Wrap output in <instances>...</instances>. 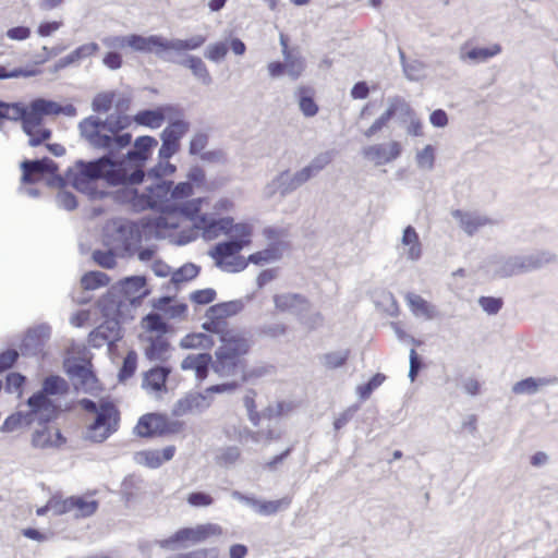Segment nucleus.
Segmentation results:
<instances>
[{"label": "nucleus", "mask_w": 558, "mask_h": 558, "mask_svg": "<svg viewBox=\"0 0 558 558\" xmlns=\"http://www.w3.org/2000/svg\"><path fill=\"white\" fill-rule=\"evenodd\" d=\"M112 108L114 112L107 114L105 119L89 116L82 120L78 124L80 133L92 146L108 150L113 172L120 177L119 186L140 185L146 175L143 168L148 160L147 156H143L134 147L126 154H120L131 144L132 135L128 132L116 135V132L131 125V117L122 113L121 107H93L97 113H108Z\"/></svg>", "instance_id": "nucleus-1"}, {"label": "nucleus", "mask_w": 558, "mask_h": 558, "mask_svg": "<svg viewBox=\"0 0 558 558\" xmlns=\"http://www.w3.org/2000/svg\"><path fill=\"white\" fill-rule=\"evenodd\" d=\"M207 37L205 35H194L186 39H167L160 35L143 36L140 34H131L128 36H114L105 40V44L109 47H130L137 52H155L159 58L162 59L165 53H170L172 50L177 54L183 51L196 50L206 43Z\"/></svg>", "instance_id": "nucleus-2"}, {"label": "nucleus", "mask_w": 558, "mask_h": 558, "mask_svg": "<svg viewBox=\"0 0 558 558\" xmlns=\"http://www.w3.org/2000/svg\"><path fill=\"white\" fill-rule=\"evenodd\" d=\"M147 279L145 276H130L111 286L108 291L98 300V307L104 312L113 314L120 311L132 313L141 306L143 300L150 291L146 289Z\"/></svg>", "instance_id": "nucleus-3"}, {"label": "nucleus", "mask_w": 558, "mask_h": 558, "mask_svg": "<svg viewBox=\"0 0 558 558\" xmlns=\"http://www.w3.org/2000/svg\"><path fill=\"white\" fill-rule=\"evenodd\" d=\"M78 405L86 412L95 414L94 421L87 426L85 438L93 442H102L119 428L120 412L111 401L98 404L89 398L78 400Z\"/></svg>", "instance_id": "nucleus-4"}, {"label": "nucleus", "mask_w": 558, "mask_h": 558, "mask_svg": "<svg viewBox=\"0 0 558 558\" xmlns=\"http://www.w3.org/2000/svg\"><path fill=\"white\" fill-rule=\"evenodd\" d=\"M75 169L74 171L73 168H69L65 171V177L74 189H87V184L96 183L98 180L105 181L109 186H119L120 177L113 172L108 150L104 156L89 161L77 160Z\"/></svg>", "instance_id": "nucleus-5"}, {"label": "nucleus", "mask_w": 558, "mask_h": 558, "mask_svg": "<svg viewBox=\"0 0 558 558\" xmlns=\"http://www.w3.org/2000/svg\"><path fill=\"white\" fill-rule=\"evenodd\" d=\"M99 311L105 320L90 331L88 336V343L93 348H101L105 343L112 345L123 338L121 324L133 319L132 313L126 311L116 312L109 314L104 312L101 307Z\"/></svg>", "instance_id": "nucleus-6"}, {"label": "nucleus", "mask_w": 558, "mask_h": 558, "mask_svg": "<svg viewBox=\"0 0 558 558\" xmlns=\"http://www.w3.org/2000/svg\"><path fill=\"white\" fill-rule=\"evenodd\" d=\"M113 231L110 240L121 256H133L145 238L141 227V220L120 219L113 222Z\"/></svg>", "instance_id": "nucleus-7"}, {"label": "nucleus", "mask_w": 558, "mask_h": 558, "mask_svg": "<svg viewBox=\"0 0 558 558\" xmlns=\"http://www.w3.org/2000/svg\"><path fill=\"white\" fill-rule=\"evenodd\" d=\"M222 527L216 523L198 524L195 527H182L166 539L156 542L161 548L171 549L181 542L202 543L210 536H220Z\"/></svg>", "instance_id": "nucleus-8"}, {"label": "nucleus", "mask_w": 558, "mask_h": 558, "mask_svg": "<svg viewBox=\"0 0 558 558\" xmlns=\"http://www.w3.org/2000/svg\"><path fill=\"white\" fill-rule=\"evenodd\" d=\"M12 109L21 110L19 117L26 135H32L43 123L46 116L64 114L73 117L76 113V107H12Z\"/></svg>", "instance_id": "nucleus-9"}, {"label": "nucleus", "mask_w": 558, "mask_h": 558, "mask_svg": "<svg viewBox=\"0 0 558 558\" xmlns=\"http://www.w3.org/2000/svg\"><path fill=\"white\" fill-rule=\"evenodd\" d=\"M190 123L177 119L169 123L160 134L161 146L158 151V157L161 160H169L180 149V141L187 133Z\"/></svg>", "instance_id": "nucleus-10"}, {"label": "nucleus", "mask_w": 558, "mask_h": 558, "mask_svg": "<svg viewBox=\"0 0 558 558\" xmlns=\"http://www.w3.org/2000/svg\"><path fill=\"white\" fill-rule=\"evenodd\" d=\"M231 497L241 504L252 508L257 514L274 515L281 510H286L291 505L290 497H283L277 500H259L254 496L245 495L239 490H233Z\"/></svg>", "instance_id": "nucleus-11"}, {"label": "nucleus", "mask_w": 558, "mask_h": 558, "mask_svg": "<svg viewBox=\"0 0 558 558\" xmlns=\"http://www.w3.org/2000/svg\"><path fill=\"white\" fill-rule=\"evenodd\" d=\"M26 403L31 409L32 416L39 425H47L56 421L62 412L59 403L52 399H44L39 395L31 396Z\"/></svg>", "instance_id": "nucleus-12"}, {"label": "nucleus", "mask_w": 558, "mask_h": 558, "mask_svg": "<svg viewBox=\"0 0 558 558\" xmlns=\"http://www.w3.org/2000/svg\"><path fill=\"white\" fill-rule=\"evenodd\" d=\"M51 328L47 324H41L28 328L20 345L21 354L24 356H35L39 354L50 338Z\"/></svg>", "instance_id": "nucleus-13"}, {"label": "nucleus", "mask_w": 558, "mask_h": 558, "mask_svg": "<svg viewBox=\"0 0 558 558\" xmlns=\"http://www.w3.org/2000/svg\"><path fill=\"white\" fill-rule=\"evenodd\" d=\"M211 402L213 398L205 391H192L186 393L183 398L179 399L174 403L172 414L178 417L187 413L201 414L211 405Z\"/></svg>", "instance_id": "nucleus-14"}, {"label": "nucleus", "mask_w": 558, "mask_h": 558, "mask_svg": "<svg viewBox=\"0 0 558 558\" xmlns=\"http://www.w3.org/2000/svg\"><path fill=\"white\" fill-rule=\"evenodd\" d=\"M162 60L190 69L194 77L205 86H209L213 83L207 65L197 56L185 54L183 58L178 59L171 53H165Z\"/></svg>", "instance_id": "nucleus-15"}, {"label": "nucleus", "mask_w": 558, "mask_h": 558, "mask_svg": "<svg viewBox=\"0 0 558 558\" xmlns=\"http://www.w3.org/2000/svg\"><path fill=\"white\" fill-rule=\"evenodd\" d=\"M402 148L399 142L392 141L389 144H375L362 149L364 158L373 161L376 166H383L397 159Z\"/></svg>", "instance_id": "nucleus-16"}, {"label": "nucleus", "mask_w": 558, "mask_h": 558, "mask_svg": "<svg viewBox=\"0 0 558 558\" xmlns=\"http://www.w3.org/2000/svg\"><path fill=\"white\" fill-rule=\"evenodd\" d=\"M21 181L26 184H34L38 181L36 174H49L59 170L58 165L49 157L37 159H25L21 162Z\"/></svg>", "instance_id": "nucleus-17"}, {"label": "nucleus", "mask_w": 558, "mask_h": 558, "mask_svg": "<svg viewBox=\"0 0 558 558\" xmlns=\"http://www.w3.org/2000/svg\"><path fill=\"white\" fill-rule=\"evenodd\" d=\"M495 278H509L524 274L522 255L493 256L489 259Z\"/></svg>", "instance_id": "nucleus-18"}, {"label": "nucleus", "mask_w": 558, "mask_h": 558, "mask_svg": "<svg viewBox=\"0 0 558 558\" xmlns=\"http://www.w3.org/2000/svg\"><path fill=\"white\" fill-rule=\"evenodd\" d=\"M172 369L167 365H155L143 374L142 388L155 393L167 392V381Z\"/></svg>", "instance_id": "nucleus-19"}, {"label": "nucleus", "mask_w": 558, "mask_h": 558, "mask_svg": "<svg viewBox=\"0 0 558 558\" xmlns=\"http://www.w3.org/2000/svg\"><path fill=\"white\" fill-rule=\"evenodd\" d=\"M274 303L278 311L290 312L296 319H299V313H307L311 310V302L300 293L276 294Z\"/></svg>", "instance_id": "nucleus-20"}, {"label": "nucleus", "mask_w": 558, "mask_h": 558, "mask_svg": "<svg viewBox=\"0 0 558 558\" xmlns=\"http://www.w3.org/2000/svg\"><path fill=\"white\" fill-rule=\"evenodd\" d=\"M245 246H247L246 240L230 238L217 243L208 254L215 259L217 267L223 268L225 259L238 255Z\"/></svg>", "instance_id": "nucleus-21"}, {"label": "nucleus", "mask_w": 558, "mask_h": 558, "mask_svg": "<svg viewBox=\"0 0 558 558\" xmlns=\"http://www.w3.org/2000/svg\"><path fill=\"white\" fill-rule=\"evenodd\" d=\"M213 366V356L208 352L189 354L181 362L182 371H193L195 378L203 381L207 378Z\"/></svg>", "instance_id": "nucleus-22"}, {"label": "nucleus", "mask_w": 558, "mask_h": 558, "mask_svg": "<svg viewBox=\"0 0 558 558\" xmlns=\"http://www.w3.org/2000/svg\"><path fill=\"white\" fill-rule=\"evenodd\" d=\"M294 191H296V187L293 183L290 171L283 170L265 185L263 194L267 199H271L276 194H279L284 198Z\"/></svg>", "instance_id": "nucleus-23"}, {"label": "nucleus", "mask_w": 558, "mask_h": 558, "mask_svg": "<svg viewBox=\"0 0 558 558\" xmlns=\"http://www.w3.org/2000/svg\"><path fill=\"white\" fill-rule=\"evenodd\" d=\"M215 360H213L211 369L219 377H233L240 375L242 377V372L245 371V365L242 360H236L232 356H227L223 353H219L215 351Z\"/></svg>", "instance_id": "nucleus-24"}, {"label": "nucleus", "mask_w": 558, "mask_h": 558, "mask_svg": "<svg viewBox=\"0 0 558 558\" xmlns=\"http://www.w3.org/2000/svg\"><path fill=\"white\" fill-rule=\"evenodd\" d=\"M133 186H121L122 190L118 191L116 198L120 202L130 203L134 210L143 211L146 209L155 210L149 193H140L138 190Z\"/></svg>", "instance_id": "nucleus-25"}, {"label": "nucleus", "mask_w": 558, "mask_h": 558, "mask_svg": "<svg viewBox=\"0 0 558 558\" xmlns=\"http://www.w3.org/2000/svg\"><path fill=\"white\" fill-rule=\"evenodd\" d=\"M251 300L252 295H246L244 299H236L228 302L214 304L207 308L206 317L226 320L227 317H231L241 313L245 307V303Z\"/></svg>", "instance_id": "nucleus-26"}, {"label": "nucleus", "mask_w": 558, "mask_h": 558, "mask_svg": "<svg viewBox=\"0 0 558 558\" xmlns=\"http://www.w3.org/2000/svg\"><path fill=\"white\" fill-rule=\"evenodd\" d=\"M220 341L222 344L216 351L236 360H241V356L245 355L250 349V344L244 337L233 336L231 335V331L222 335Z\"/></svg>", "instance_id": "nucleus-27"}, {"label": "nucleus", "mask_w": 558, "mask_h": 558, "mask_svg": "<svg viewBox=\"0 0 558 558\" xmlns=\"http://www.w3.org/2000/svg\"><path fill=\"white\" fill-rule=\"evenodd\" d=\"M172 181H158L146 187L155 210L169 211V201L171 198Z\"/></svg>", "instance_id": "nucleus-28"}, {"label": "nucleus", "mask_w": 558, "mask_h": 558, "mask_svg": "<svg viewBox=\"0 0 558 558\" xmlns=\"http://www.w3.org/2000/svg\"><path fill=\"white\" fill-rule=\"evenodd\" d=\"M133 99V89L130 86H125L119 90L98 93L90 105H131Z\"/></svg>", "instance_id": "nucleus-29"}, {"label": "nucleus", "mask_w": 558, "mask_h": 558, "mask_svg": "<svg viewBox=\"0 0 558 558\" xmlns=\"http://www.w3.org/2000/svg\"><path fill=\"white\" fill-rule=\"evenodd\" d=\"M64 369L69 377L80 379L82 385H88L90 381H97V378L92 371V365L83 360H65Z\"/></svg>", "instance_id": "nucleus-30"}, {"label": "nucleus", "mask_w": 558, "mask_h": 558, "mask_svg": "<svg viewBox=\"0 0 558 558\" xmlns=\"http://www.w3.org/2000/svg\"><path fill=\"white\" fill-rule=\"evenodd\" d=\"M69 391L68 381L59 375H49L43 380L41 388L32 396H41L44 399H51L52 396H62Z\"/></svg>", "instance_id": "nucleus-31"}, {"label": "nucleus", "mask_w": 558, "mask_h": 558, "mask_svg": "<svg viewBox=\"0 0 558 558\" xmlns=\"http://www.w3.org/2000/svg\"><path fill=\"white\" fill-rule=\"evenodd\" d=\"M452 217L459 220L461 228L469 235H473L481 227L490 222V219L487 217L464 213L460 209L453 210Z\"/></svg>", "instance_id": "nucleus-32"}, {"label": "nucleus", "mask_w": 558, "mask_h": 558, "mask_svg": "<svg viewBox=\"0 0 558 558\" xmlns=\"http://www.w3.org/2000/svg\"><path fill=\"white\" fill-rule=\"evenodd\" d=\"M524 274L538 270L548 264L555 263L557 255L550 251H537L522 255Z\"/></svg>", "instance_id": "nucleus-33"}, {"label": "nucleus", "mask_w": 558, "mask_h": 558, "mask_svg": "<svg viewBox=\"0 0 558 558\" xmlns=\"http://www.w3.org/2000/svg\"><path fill=\"white\" fill-rule=\"evenodd\" d=\"M98 49L99 46L97 43L81 45L65 57L60 58L54 64V70L58 71L64 69L76 61L88 58L93 56Z\"/></svg>", "instance_id": "nucleus-34"}, {"label": "nucleus", "mask_w": 558, "mask_h": 558, "mask_svg": "<svg viewBox=\"0 0 558 558\" xmlns=\"http://www.w3.org/2000/svg\"><path fill=\"white\" fill-rule=\"evenodd\" d=\"M163 109L165 107H157L156 109L141 110L131 118V122L134 121L138 125L158 129L166 119V112Z\"/></svg>", "instance_id": "nucleus-35"}, {"label": "nucleus", "mask_w": 558, "mask_h": 558, "mask_svg": "<svg viewBox=\"0 0 558 558\" xmlns=\"http://www.w3.org/2000/svg\"><path fill=\"white\" fill-rule=\"evenodd\" d=\"M148 345L145 349V356L147 360L154 362L167 361L166 353L170 350V342L160 336L148 337Z\"/></svg>", "instance_id": "nucleus-36"}, {"label": "nucleus", "mask_w": 558, "mask_h": 558, "mask_svg": "<svg viewBox=\"0 0 558 558\" xmlns=\"http://www.w3.org/2000/svg\"><path fill=\"white\" fill-rule=\"evenodd\" d=\"M282 257V248L280 242H270L267 247L262 251L248 255V260L253 265L262 266L271 262H277Z\"/></svg>", "instance_id": "nucleus-37"}, {"label": "nucleus", "mask_w": 558, "mask_h": 558, "mask_svg": "<svg viewBox=\"0 0 558 558\" xmlns=\"http://www.w3.org/2000/svg\"><path fill=\"white\" fill-rule=\"evenodd\" d=\"M287 65V74L293 81H296L306 69V60L302 56L299 47H294V51L283 56Z\"/></svg>", "instance_id": "nucleus-38"}, {"label": "nucleus", "mask_w": 558, "mask_h": 558, "mask_svg": "<svg viewBox=\"0 0 558 558\" xmlns=\"http://www.w3.org/2000/svg\"><path fill=\"white\" fill-rule=\"evenodd\" d=\"M179 345L185 350H210L215 345V340L211 336L204 332H191L180 340Z\"/></svg>", "instance_id": "nucleus-39"}, {"label": "nucleus", "mask_w": 558, "mask_h": 558, "mask_svg": "<svg viewBox=\"0 0 558 558\" xmlns=\"http://www.w3.org/2000/svg\"><path fill=\"white\" fill-rule=\"evenodd\" d=\"M141 227L144 232L145 239L148 240L151 236L161 239V231L173 228L174 226H171L168 222L167 218L159 216L157 218H142Z\"/></svg>", "instance_id": "nucleus-40"}, {"label": "nucleus", "mask_w": 558, "mask_h": 558, "mask_svg": "<svg viewBox=\"0 0 558 558\" xmlns=\"http://www.w3.org/2000/svg\"><path fill=\"white\" fill-rule=\"evenodd\" d=\"M159 424V413H146L142 415L134 427V433L142 438H153L158 436L156 424Z\"/></svg>", "instance_id": "nucleus-41"}, {"label": "nucleus", "mask_w": 558, "mask_h": 558, "mask_svg": "<svg viewBox=\"0 0 558 558\" xmlns=\"http://www.w3.org/2000/svg\"><path fill=\"white\" fill-rule=\"evenodd\" d=\"M35 422V417L32 416L31 410L28 412L17 411L11 415H9L2 425L0 426V430L2 433H11L16 430L20 427L29 426Z\"/></svg>", "instance_id": "nucleus-42"}, {"label": "nucleus", "mask_w": 558, "mask_h": 558, "mask_svg": "<svg viewBox=\"0 0 558 558\" xmlns=\"http://www.w3.org/2000/svg\"><path fill=\"white\" fill-rule=\"evenodd\" d=\"M109 282V276L106 272L99 270L87 271L81 278V286L84 290L87 291L106 287Z\"/></svg>", "instance_id": "nucleus-43"}, {"label": "nucleus", "mask_w": 558, "mask_h": 558, "mask_svg": "<svg viewBox=\"0 0 558 558\" xmlns=\"http://www.w3.org/2000/svg\"><path fill=\"white\" fill-rule=\"evenodd\" d=\"M201 272V267L194 263H185L171 274V283L178 286L195 279Z\"/></svg>", "instance_id": "nucleus-44"}, {"label": "nucleus", "mask_w": 558, "mask_h": 558, "mask_svg": "<svg viewBox=\"0 0 558 558\" xmlns=\"http://www.w3.org/2000/svg\"><path fill=\"white\" fill-rule=\"evenodd\" d=\"M145 328L149 332H156L163 337L170 331V325L157 313L150 312L143 318Z\"/></svg>", "instance_id": "nucleus-45"}, {"label": "nucleus", "mask_w": 558, "mask_h": 558, "mask_svg": "<svg viewBox=\"0 0 558 558\" xmlns=\"http://www.w3.org/2000/svg\"><path fill=\"white\" fill-rule=\"evenodd\" d=\"M500 52L501 46L499 44H494L489 47H473L468 50L466 58L474 61L475 63H481L499 54Z\"/></svg>", "instance_id": "nucleus-46"}, {"label": "nucleus", "mask_w": 558, "mask_h": 558, "mask_svg": "<svg viewBox=\"0 0 558 558\" xmlns=\"http://www.w3.org/2000/svg\"><path fill=\"white\" fill-rule=\"evenodd\" d=\"M98 507L97 500H86L82 496H73V511H75L74 517L76 519L92 517Z\"/></svg>", "instance_id": "nucleus-47"}, {"label": "nucleus", "mask_w": 558, "mask_h": 558, "mask_svg": "<svg viewBox=\"0 0 558 558\" xmlns=\"http://www.w3.org/2000/svg\"><path fill=\"white\" fill-rule=\"evenodd\" d=\"M253 372H242V377L240 379H234L227 383L216 384L207 387L205 392L210 396L213 393H223V392H232L236 390L242 384L246 383L251 376H253Z\"/></svg>", "instance_id": "nucleus-48"}, {"label": "nucleus", "mask_w": 558, "mask_h": 558, "mask_svg": "<svg viewBox=\"0 0 558 558\" xmlns=\"http://www.w3.org/2000/svg\"><path fill=\"white\" fill-rule=\"evenodd\" d=\"M136 367H137V354L135 351L131 350L126 353V355L124 356V359L122 361V365L118 373L119 381L123 383V381L128 380L129 378H131L135 374Z\"/></svg>", "instance_id": "nucleus-49"}, {"label": "nucleus", "mask_w": 558, "mask_h": 558, "mask_svg": "<svg viewBox=\"0 0 558 558\" xmlns=\"http://www.w3.org/2000/svg\"><path fill=\"white\" fill-rule=\"evenodd\" d=\"M350 355L349 350L328 352L320 356L323 365L328 369H336L343 366Z\"/></svg>", "instance_id": "nucleus-50"}, {"label": "nucleus", "mask_w": 558, "mask_h": 558, "mask_svg": "<svg viewBox=\"0 0 558 558\" xmlns=\"http://www.w3.org/2000/svg\"><path fill=\"white\" fill-rule=\"evenodd\" d=\"M136 463L150 469H157L162 464L160 450H143L134 454Z\"/></svg>", "instance_id": "nucleus-51"}, {"label": "nucleus", "mask_w": 558, "mask_h": 558, "mask_svg": "<svg viewBox=\"0 0 558 558\" xmlns=\"http://www.w3.org/2000/svg\"><path fill=\"white\" fill-rule=\"evenodd\" d=\"M184 423L169 420L167 415L159 413V424L155 425L158 436L178 434L183 429Z\"/></svg>", "instance_id": "nucleus-52"}, {"label": "nucleus", "mask_w": 558, "mask_h": 558, "mask_svg": "<svg viewBox=\"0 0 558 558\" xmlns=\"http://www.w3.org/2000/svg\"><path fill=\"white\" fill-rule=\"evenodd\" d=\"M48 507L54 515H62L73 511V496L62 499L61 496L53 495L48 500Z\"/></svg>", "instance_id": "nucleus-53"}, {"label": "nucleus", "mask_w": 558, "mask_h": 558, "mask_svg": "<svg viewBox=\"0 0 558 558\" xmlns=\"http://www.w3.org/2000/svg\"><path fill=\"white\" fill-rule=\"evenodd\" d=\"M41 428L36 429L32 435V446L34 448L47 449L51 448L52 434L47 425H40Z\"/></svg>", "instance_id": "nucleus-54"}, {"label": "nucleus", "mask_w": 558, "mask_h": 558, "mask_svg": "<svg viewBox=\"0 0 558 558\" xmlns=\"http://www.w3.org/2000/svg\"><path fill=\"white\" fill-rule=\"evenodd\" d=\"M93 260L105 269H112L117 265V255L112 250H95L92 253Z\"/></svg>", "instance_id": "nucleus-55"}, {"label": "nucleus", "mask_w": 558, "mask_h": 558, "mask_svg": "<svg viewBox=\"0 0 558 558\" xmlns=\"http://www.w3.org/2000/svg\"><path fill=\"white\" fill-rule=\"evenodd\" d=\"M416 165L420 169L433 170L435 166V149L432 145H426L422 150L416 153Z\"/></svg>", "instance_id": "nucleus-56"}, {"label": "nucleus", "mask_w": 558, "mask_h": 558, "mask_svg": "<svg viewBox=\"0 0 558 558\" xmlns=\"http://www.w3.org/2000/svg\"><path fill=\"white\" fill-rule=\"evenodd\" d=\"M386 379V376L381 373H377L372 376L367 383L360 385L357 387V395L362 400H366L369 398L372 392L378 388Z\"/></svg>", "instance_id": "nucleus-57"}, {"label": "nucleus", "mask_w": 558, "mask_h": 558, "mask_svg": "<svg viewBox=\"0 0 558 558\" xmlns=\"http://www.w3.org/2000/svg\"><path fill=\"white\" fill-rule=\"evenodd\" d=\"M228 46L223 41H217L207 46L204 57L211 62L219 63L228 53Z\"/></svg>", "instance_id": "nucleus-58"}, {"label": "nucleus", "mask_w": 558, "mask_h": 558, "mask_svg": "<svg viewBox=\"0 0 558 558\" xmlns=\"http://www.w3.org/2000/svg\"><path fill=\"white\" fill-rule=\"evenodd\" d=\"M178 213L189 220H195L201 213V199L193 198L185 201L177 208Z\"/></svg>", "instance_id": "nucleus-59"}, {"label": "nucleus", "mask_w": 558, "mask_h": 558, "mask_svg": "<svg viewBox=\"0 0 558 558\" xmlns=\"http://www.w3.org/2000/svg\"><path fill=\"white\" fill-rule=\"evenodd\" d=\"M539 383L534 377H526L517 381L512 386V392L515 395H534L537 392Z\"/></svg>", "instance_id": "nucleus-60"}, {"label": "nucleus", "mask_w": 558, "mask_h": 558, "mask_svg": "<svg viewBox=\"0 0 558 558\" xmlns=\"http://www.w3.org/2000/svg\"><path fill=\"white\" fill-rule=\"evenodd\" d=\"M398 107H388L387 110L377 118L374 123L364 132L366 137H372L377 132H379L388 121L396 114V110Z\"/></svg>", "instance_id": "nucleus-61"}, {"label": "nucleus", "mask_w": 558, "mask_h": 558, "mask_svg": "<svg viewBox=\"0 0 558 558\" xmlns=\"http://www.w3.org/2000/svg\"><path fill=\"white\" fill-rule=\"evenodd\" d=\"M56 203L59 208L72 211L77 207V198L74 193L66 190H59L56 195Z\"/></svg>", "instance_id": "nucleus-62"}, {"label": "nucleus", "mask_w": 558, "mask_h": 558, "mask_svg": "<svg viewBox=\"0 0 558 558\" xmlns=\"http://www.w3.org/2000/svg\"><path fill=\"white\" fill-rule=\"evenodd\" d=\"M333 151L328 150L318 154L315 156L312 161L307 165L308 169H311L314 175H317L322 170H324L332 160Z\"/></svg>", "instance_id": "nucleus-63"}, {"label": "nucleus", "mask_w": 558, "mask_h": 558, "mask_svg": "<svg viewBox=\"0 0 558 558\" xmlns=\"http://www.w3.org/2000/svg\"><path fill=\"white\" fill-rule=\"evenodd\" d=\"M300 324L304 325L308 330H315L323 326L324 316L319 312L299 313Z\"/></svg>", "instance_id": "nucleus-64"}]
</instances>
